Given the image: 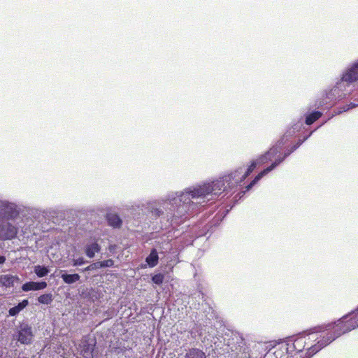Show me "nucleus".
<instances>
[{
	"mask_svg": "<svg viewBox=\"0 0 358 358\" xmlns=\"http://www.w3.org/2000/svg\"><path fill=\"white\" fill-rule=\"evenodd\" d=\"M358 327V308L336 322L315 327L308 333H302L289 341L287 352H301L306 346L307 358L331 343L336 338Z\"/></svg>",
	"mask_w": 358,
	"mask_h": 358,
	"instance_id": "f257e3e1",
	"label": "nucleus"
},
{
	"mask_svg": "<svg viewBox=\"0 0 358 358\" xmlns=\"http://www.w3.org/2000/svg\"><path fill=\"white\" fill-rule=\"evenodd\" d=\"M203 189L194 185L182 191L170 192L164 199L150 203L149 210L152 215L173 222L194 210L197 203H203L200 201V196L204 195Z\"/></svg>",
	"mask_w": 358,
	"mask_h": 358,
	"instance_id": "f03ea898",
	"label": "nucleus"
},
{
	"mask_svg": "<svg viewBox=\"0 0 358 358\" xmlns=\"http://www.w3.org/2000/svg\"><path fill=\"white\" fill-rule=\"evenodd\" d=\"M248 167H239L227 176L217 178L213 181H206L196 184V187H201L205 191L204 195L200 196V201L206 203L210 201L216 199L222 193L233 189L241 184L252 172H248Z\"/></svg>",
	"mask_w": 358,
	"mask_h": 358,
	"instance_id": "7ed1b4c3",
	"label": "nucleus"
},
{
	"mask_svg": "<svg viewBox=\"0 0 358 358\" xmlns=\"http://www.w3.org/2000/svg\"><path fill=\"white\" fill-rule=\"evenodd\" d=\"M294 131H288L284 136L278 142V143L275 146H278L280 148V153H278L276 158L273 163L262 171L256 177L253 179V180L246 187V189L249 190L260 179H262L264 176L267 175L271 171H273L275 167H277L280 163H282L285 159L288 157L292 152H293L295 150H296L301 143H297L294 145L292 148L287 151H286L283 155L281 154V150L282 145L286 143L288 140V137L292 136L293 135Z\"/></svg>",
	"mask_w": 358,
	"mask_h": 358,
	"instance_id": "20e7f679",
	"label": "nucleus"
},
{
	"mask_svg": "<svg viewBox=\"0 0 358 358\" xmlns=\"http://www.w3.org/2000/svg\"><path fill=\"white\" fill-rule=\"evenodd\" d=\"M347 87H349L345 82L341 78L336 83V85L326 94L325 99L320 102L319 106L327 104L329 101L336 99H341L345 97L349 93L347 90Z\"/></svg>",
	"mask_w": 358,
	"mask_h": 358,
	"instance_id": "39448f33",
	"label": "nucleus"
},
{
	"mask_svg": "<svg viewBox=\"0 0 358 358\" xmlns=\"http://www.w3.org/2000/svg\"><path fill=\"white\" fill-rule=\"evenodd\" d=\"M278 153H280V148L278 146H273L264 155H260L258 158L251 162L248 166V172H252L257 166L266 164L268 162L275 161Z\"/></svg>",
	"mask_w": 358,
	"mask_h": 358,
	"instance_id": "423d86ee",
	"label": "nucleus"
},
{
	"mask_svg": "<svg viewBox=\"0 0 358 358\" xmlns=\"http://www.w3.org/2000/svg\"><path fill=\"white\" fill-rule=\"evenodd\" d=\"M32 327L27 323H22L17 332V341L24 345H29L34 338Z\"/></svg>",
	"mask_w": 358,
	"mask_h": 358,
	"instance_id": "0eeeda50",
	"label": "nucleus"
},
{
	"mask_svg": "<svg viewBox=\"0 0 358 358\" xmlns=\"http://www.w3.org/2000/svg\"><path fill=\"white\" fill-rule=\"evenodd\" d=\"M17 233V229L7 222L0 223V238L10 240L15 238Z\"/></svg>",
	"mask_w": 358,
	"mask_h": 358,
	"instance_id": "6e6552de",
	"label": "nucleus"
},
{
	"mask_svg": "<svg viewBox=\"0 0 358 358\" xmlns=\"http://www.w3.org/2000/svg\"><path fill=\"white\" fill-rule=\"evenodd\" d=\"M341 78L348 86L350 83L358 80V62H355L348 67L343 71Z\"/></svg>",
	"mask_w": 358,
	"mask_h": 358,
	"instance_id": "1a4fd4ad",
	"label": "nucleus"
},
{
	"mask_svg": "<svg viewBox=\"0 0 358 358\" xmlns=\"http://www.w3.org/2000/svg\"><path fill=\"white\" fill-rule=\"evenodd\" d=\"M18 212L16 210V206L13 203L2 201L0 203V216L8 219H12L17 217Z\"/></svg>",
	"mask_w": 358,
	"mask_h": 358,
	"instance_id": "9d476101",
	"label": "nucleus"
},
{
	"mask_svg": "<svg viewBox=\"0 0 358 358\" xmlns=\"http://www.w3.org/2000/svg\"><path fill=\"white\" fill-rule=\"evenodd\" d=\"M48 286V284L45 281H41V282H27L22 286V289L24 292H29V291H36V290H41L46 288Z\"/></svg>",
	"mask_w": 358,
	"mask_h": 358,
	"instance_id": "9b49d317",
	"label": "nucleus"
},
{
	"mask_svg": "<svg viewBox=\"0 0 358 358\" xmlns=\"http://www.w3.org/2000/svg\"><path fill=\"white\" fill-rule=\"evenodd\" d=\"M20 280L17 275L6 274L0 276V283L6 287H13L15 282H20Z\"/></svg>",
	"mask_w": 358,
	"mask_h": 358,
	"instance_id": "f8f14e48",
	"label": "nucleus"
},
{
	"mask_svg": "<svg viewBox=\"0 0 358 358\" xmlns=\"http://www.w3.org/2000/svg\"><path fill=\"white\" fill-rule=\"evenodd\" d=\"M110 266H112V259H110L103 262H96L95 263H92L90 266L86 267L85 268V271H92L100 268L108 267Z\"/></svg>",
	"mask_w": 358,
	"mask_h": 358,
	"instance_id": "ddd939ff",
	"label": "nucleus"
},
{
	"mask_svg": "<svg viewBox=\"0 0 358 358\" xmlns=\"http://www.w3.org/2000/svg\"><path fill=\"white\" fill-rule=\"evenodd\" d=\"M159 260L158 253L156 249H152L150 255L146 257L145 262L151 268L155 267Z\"/></svg>",
	"mask_w": 358,
	"mask_h": 358,
	"instance_id": "4468645a",
	"label": "nucleus"
},
{
	"mask_svg": "<svg viewBox=\"0 0 358 358\" xmlns=\"http://www.w3.org/2000/svg\"><path fill=\"white\" fill-rule=\"evenodd\" d=\"M61 278L65 283L70 285L78 281L80 276L78 273L69 274L64 273L61 275Z\"/></svg>",
	"mask_w": 358,
	"mask_h": 358,
	"instance_id": "2eb2a0df",
	"label": "nucleus"
},
{
	"mask_svg": "<svg viewBox=\"0 0 358 358\" xmlns=\"http://www.w3.org/2000/svg\"><path fill=\"white\" fill-rule=\"evenodd\" d=\"M185 358H206L205 353L197 348H192L185 355Z\"/></svg>",
	"mask_w": 358,
	"mask_h": 358,
	"instance_id": "dca6fc26",
	"label": "nucleus"
},
{
	"mask_svg": "<svg viewBox=\"0 0 358 358\" xmlns=\"http://www.w3.org/2000/svg\"><path fill=\"white\" fill-rule=\"evenodd\" d=\"M99 246L96 243H93L86 246L85 253L90 258H92L94 256L95 252H99Z\"/></svg>",
	"mask_w": 358,
	"mask_h": 358,
	"instance_id": "f3484780",
	"label": "nucleus"
},
{
	"mask_svg": "<svg viewBox=\"0 0 358 358\" xmlns=\"http://www.w3.org/2000/svg\"><path fill=\"white\" fill-rule=\"evenodd\" d=\"M54 296L52 294L47 293L38 296L37 301L41 304L49 305L52 302Z\"/></svg>",
	"mask_w": 358,
	"mask_h": 358,
	"instance_id": "a211bd4d",
	"label": "nucleus"
},
{
	"mask_svg": "<svg viewBox=\"0 0 358 358\" xmlns=\"http://www.w3.org/2000/svg\"><path fill=\"white\" fill-rule=\"evenodd\" d=\"M49 268L45 266L37 265L34 266V273L39 278H42L47 275L49 273Z\"/></svg>",
	"mask_w": 358,
	"mask_h": 358,
	"instance_id": "6ab92c4d",
	"label": "nucleus"
},
{
	"mask_svg": "<svg viewBox=\"0 0 358 358\" xmlns=\"http://www.w3.org/2000/svg\"><path fill=\"white\" fill-rule=\"evenodd\" d=\"M322 116V113L320 111H315L306 116V124L310 125L313 124L315 121L318 120Z\"/></svg>",
	"mask_w": 358,
	"mask_h": 358,
	"instance_id": "aec40b11",
	"label": "nucleus"
},
{
	"mask_svg": "<svg viewBox=\"0 0 358 358\" xmlns=\"http://www.w3.org/2000/svg\"><path fill=\"white\" fill-rule=\"evenodd\" d=\"M152 281L156 285H161L164 281V275L162 273H157L152 277Z\"/></svg>",
	"mask_w": 358,
	"mask_h": 358,
	"instance_id": "412c9836",
	"label": "nucleus"
},
{
	"mask_svg": "<svg viewBox=\"0 0 358 358\" xmlns=\"http://www.w3.org/2000/svg\"><path fill=\"white\" fill-rule=\"evenodd\" d=\"M21 310H22V309L21 308L20 305L17 304V306L10 308L8 310V313L10 316H16L19 314V313Z\"/></svg>",
	"mask_w": 358,
	"mask_h": 358,
	"instance_id": "4be33fe9",
	"label": "nucleus"
},
{
	"mask_svg": "<svg viewBox=\"0 0 358 358\" xmlns=\"http://www.w3.org/2000/svg\"><path fill=\"white\" fill-rule=\"evenodd\" d=\"M122 222V220L117 215L113 214V228L120 227Z\"/></svg>",
	"mask_w": 358,
	"mask_h": 358,
	"instance_id": "5701e85b",
	"label": "nucleus"
},
{
	"mask_svg": "<svg viewBox=\"0 0 358 358\" xmlns=\"http://www.w3.org/2000/svg\"><path fill=\"white\" fill-rule=\"evenodd\" d=\"M357 106H358V103H350V104H348V105L343 106L342 110H339L338 113H336V114H339L343 111H347V110H348L351 108H353Z\"/></svg>",
	"mask_w": 358,
	"mask_h": 358,
	"instance_id": "b1692460",
	"label": "nucleus"
},
{
	"mask_svg": "<svg viewBox=\"0 0 358 358\" xmlns=\"http://www.w3.org/2000/svg\"><path fill=\"white\" fill-rule=\"evenodd\" d=\"M73 266H80L87 262V261H85L83 257H80L78 259H73Z\"/></svg>",
	"mask_w": 358,
	"mask_h": 358,
	"instance_id": "393cba45",
	"label": "nucleus"
},
{
	"mask_svg": "<svg viewBox=\"0 0 358 358\" xmlns=\"http://www.w3.org/2000/svg\"><path fill=\"white\" fill-rule=\"evenodd\" d=\"M21 308L23 310L29 305V301L27 299H24L21 302L18 303Z\"/></svg>",
	"mask_w": 358,
	"mask_h": 358,
	"instance_id": "a878e982",
	"label": "nucleus"
},
{
	"mask_svg": "<svg viewBox=\"0 0 358 358\" xmlns=\"http://www.w3.org/2000/svg\"><path fill=\"white\" fill-rule=\"evenodd\" d=\"M90 295V291L88 290V289H86L85 290H83V292L81 293V296L83 298H87Z\"/></svg>",
	"mask_w": 358,
	"mask_h": 358,
	"instance_id": "bb28decb",
	"label": "nucleus"
},
{
	"mask_svg": "<svg viewBox=\"0 0 358 358\" xmlns=\"http://www.w3.org/2000/svg\"><path fill=\"white\" fill-rule=\"evenodd\" d=\"M107 222L109 226H112V214L111 213H107L106 215Z\"/></svg>",
	"mask_w": 358,
	"mask_h": 358,
	"instance_id": "cd10ccee",
	"label": "nucleus"
},
{
	"mask_svg": "<svg viewBox=\"0 0 358 358\" xmlns=\"http://www.w3.org/2000/svg\"><path fill=\"white\" fill-rule=\"evenodd\" d=\"M6 257L3 255H0V264H3L6 262Z\"/></svg>",
	"mask_w": 358,
	"mask_h": 358,
	"instance_id": "c85d7f7f",
	"label": "nucleus"
},
{
	"mask_svg": "<svg viewBox=\"0 0 358 358\" xmlns=\"http://www.w3.org/2000/svg\"><path fill=\"white\" fill-rule=\"evenodd\" d=\"M108 250H109L110 251H112V245H111V244H109V245H108Z\"/></svg>",
	"mask_w": 358,
	"mask_h": 358,
	"instance_id": "c756f323",
	"label": "nucleus"
},
{
	"mask_svg": "<svg viewBox=\"0 0 358 358\" xmlns=\"http://www.w3.org/2000/svg\"><path fill=\"white\" fill-rule=\"evenodd\" d=\"M305 141H306V138H303V139L302 140V141H299L298 143H303V142H304Z\"/></svg>",
	"mask_w": 358,
	"mask_h": 358,
	"instance_id": "7c9ffc66",
	"label": "nucleus"
},
{
	"mask_svg": "<svg viewBox=\"0 0 358 358\" xmlns=\"http://www.w3.org/2000/svg\"><path fill=\"white\" fill-rule=\"evenodd\" d=\"M305 141H306V138H303V139L302 140V141H299L298 143H303V142H304Z\"/></svg>",
	"mask_w": 358,
	"mask_h": 358,
	"instance_id": "2f4dec72",
	"label": "nucleus"
},
{
	"mask_svg": "<svg viewBox=\"0 0 358 358\" xmlns=\"http://www.w3.org/2000/svg\"><path fill=\"white\" fill-rule=\"evenodd\" d=\"M305 141H306V138H303V139L302 140V141H299L298 143H303V142H304Z\"/></svg>",
	"mask_w": 358,
	"mask_h": 358,
	"instance_id": "473e14b6",
	"label": "nucleus"
}]
</instances>
